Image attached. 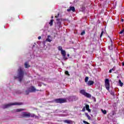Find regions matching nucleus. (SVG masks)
Segmentation results:
<instances>
[{"mask_svg":"<svg viewBox=\"0 0 124 124\" xmlns=\"http://www.w3.org/2000/svg\"><path fill=\"white\" fill-rule=\"evenodd\" d=\"M73 11V12H75V8L74 7H70L69 9H67V11L69 12L70 11Z\"/></svg>","mask_w":124,"mask_h":124,"instance_id":"obj_10","label":"nucleus"},{"mask_svg":"<svg viewBox=\"0 0 124 124\" xmlns=\"http://www.w3.org/2000/svg\"><path fill=\"white\" fill-rule=\"evenodd\" d=\"M94 84V82L93 80H89L87 83L88 86H93Z\"/></svg>","mask_w":124,"mask_h":124,"instance_id":"obj_12","label":"nucleus"},{"mask_svg":"<svg viewBox=\"0 0 124 124\" xmlns=\"http://www.w3.org/2000/svg\"><path fill=\"white\" fill-rule=\"evenodd\" d=\"M62 117H64V116H66L65 115H64V114H62Z\"/></svg>","mask_w":124,"mask_h":124,"instance_id":"obj_43","label":"nucleus"},{"mask_svg":"<svg viewBox=\"0 0 124 124\" xmlns=\"http://www.w3.org/2000/svg\"><path fill=\"white\" fill-rule=\"evenodd\" d=\"M119 84L120 87H123L124 86V83L122 82V81L120 79L119 80Z\"/></svg>","mask_w":124,"mask_h":124,"instance_id":"obj_20","label":"nucleus"},{"mask_svg":"<svg viewBox=\"0 0 124 124\" xmlns=\"http://www.w3.org/2000/svg\"><path fill=\"white\" fill-rule=\"evenodd\" d=\"M85 31H83L80 33V34H81V35H84V34H85Z\"/></svg>","mask_w":124,"mask_h":124,"instance_id":"obj_30","label":"nucleus"},{"mask_svg":"<svg viewBox=\"0 0 124 124\" xmlns=\"http://www.w3.org/2000/svg\"><path fill=\"white\" fill-rule=\"evenodd\" d=\"M67 57H69V56H70L69 54H67Z\"/></svg>","mask_w":124,"mask_h":124,"instance_id":"obj_42","label":"nucleus"},{"mask_svg":"<svg viewBox=\"0 0 124 124\" xmlns=\"http://www.w3.org/2000/svg\"><path fill=\"white\" fill-rule=\"evenodd\" d=\"M112 71H115L116 70V66L113 67V68L111 69Z\"/></svg>","mask_w":124,"mask_h":124,"instance_id":"obj_29","label":"nucleus"},{"mask_svg":"<svg viewBox=\"0 0 124 124\" xmlns=\"http://www.w3.org/2000/svg\"><path fill=\"white\" fill-rule=\"evenodd\" d=\"M61 54L63 57V60H64V61H67V60H68V58L66 57V51H65V50H62V51H61Z\"/></svg>","mask_w":124,"mask_h":124,"instance_id":"obj_7","label":"nucleus"},{"mask_svg":"<svg viewBox=\"0 0 124 124\" xmlns=\"http://www.w3.org/2000/svg\"><path fill=\"white\" fill-rule=\"evenodd\" d=\"M56 103H64L66 102V99L59 98L55 100Z\"/></svg>","mask_w":124,"mask_h":124,"instance_id":"obj_6","label":"nucleus"},{"mask_svg":"<svg viewBox=\"0 0 124 124\" xmlns=\"http://www.w3.org/2000/svg\"><path fill=\"white\" fill-rule=\"evenodd\" d=\"M24 65L26 68H28V67H30L31 66L29 65V62H26L24 64Z\"/></svg>","mask_w":124,"mask_h":124,"instance_id":"obj_16","label":"nucleus"},{"mask_svg":"<svg viewBox=\"0 0 124 124\" xmlns=\"http://www.w3.org/2000/svg\"><path fill=\"white\" fill-rule=\"evenodd\" d=\"M57 48H58V50L59 51H61V52L63 50L62 49V46H59Z\"/></svg>","mask_w":124,"mask_h":124,"instance_id":"obj_21","label":"nucleus"},{"mask_svg":"<svg viewBox=\"0 0 124 124\" xmlns=\"http://www.w3.org/2000/svg\"><path fill=\"white\" fill-rule=\"evenodd\" d=\"M31 117L35 118V119H39V117H38V116H36V115H34V114H31Z\"/></svg>","mask_w":124,"mask_h":124,"instance_id":"obj_19","label":"nucleus"},{"mask_svg":"<svg viewBox=\"0 0 124 124\" xmlns=\"http://www.w3.org/2000/svg\"><path fill=\"white\" fill-rule=\"evenodd\" d=\"M36 91L37 92H38V90H36L35 88H34L33 86H31V92L32 93H35Z\"/></svg>","mask_w":124,"mask_h":124,"instance_id":"obj_14","label":"nucleus"},{"mask_svg":"<svg viewBox=\"0 0 124 124\" xmlns=\"http://www.w3.org/2000/svg\"><path fill=\"white\" fill-rule=\"evenodd\" d=\"M50 38H51V36L48 35L47 38L46 40V41L47 42H51L52 41V39H50Z\"/></svg>","mask_w":124,"mask_h":124,"instance_id":"obj_13","label":"nucleus"},{"mask_svg":"<svg viewBox=\"0 0 124 124\" xmlns=\"http://www.w3.org/2000/svg\"><path fill=\"white\" fill-rule=\"evenodd\" d=\"M56 21H57V25L59 27V29L62 28V19L57 18Z\"/></svg>","mask_w":124,"mask_h":124,"instance_id":"obj_8","label":"nucleus"},{"mask_svg":"<svg viewBox=\"0 0 124 124\" xmlns=\"http://www.w3.org/2000/svg\"><path fill=\"white\" fill-rule=\"evenodd\" d=\"M59 16H60L59 13L58 14V16H55V18H58V17H59Z\"/></svg>","mask_w":124,"mask_h":124,"instance_id":"obj_36","label":"nucleus"},{"mask_svg":"<svg viewBox=\"0 0 124 124\" xmlns=\"http://www.w3.org/2000/svg\"><path fill=\"white\" fill-rule=\"evenodd\" d=\"M53 22H54V20L53 19L50 20V21L49 23V24L50 25V27L53 26Z\"/></svg>","mask_w":124,"mask_h":124,"instance_id":"obj_24","label":"nucleus"},{"mask_svg":"<svg viewBox=\"0 0 124 124\" xmlns=\"http://www.w3.org/2000/svg\"><path fill=\"white\" fill-rule=\"evenodd\" d=\"M63 122L65 124H73V123H74V122L70 120H63Z\"/></svg>","mask_w":124,"mask_h":124,"instance_id":"obj_9","label":"nucleus"},{"mask_svg":"<svg viewBox=\"0 0 124 124\" xmlns=\"http://www.w3.org/2000/svg\"><path fill=\"white\" fill-rule=\"evenodd\" d=\"M124 29H123L120 32H119V34H122L124 33Z\"/></svg>","mask_w":124,"mask_h":124,"instance_id":"obj_28","label":"nucleus"},{"mask_svg":"<svg viewBox=\"0 0 124 124\" xmlns=\"http://www.w3.org/2000/svg\"><path fill=\"white\" fill-rule=\"evenodd\" d=\"M67 100H68V101L71 102L73 101L72 100V96H69L67 98H66Z\"/></svg>","mask_w":124,"mask_h":124,"instance_id":"obj_18","label":"nucleus"},{"mask_svg":"<svg viewBox=\"0 0 124 124\" xmlns=\"http://www.w3.org/2000/svg\"><path fill=\"white\" fill-rule=\"evenodd\" d=\"M38 39H39V40L41 39V36H39V37H38Z\"/></svg>","mask_w":124,"mask_h":124,"instance_id":"obj_40","label":"nucleus"},{"mask_svg":"<svg viewBox=\"0 0 124 124\" xmlns=\"http://www.w3.org/2000/svg\"><path fill=\"white\" fill-rule=\"evenodd\" d=\"M85 108H86V110H87L88 109L90 108V106H89V105H86Z\"/></svg>","mask_w":124,"mask_h":124,"instance_id":"obj_27","label":"nucleus"},{"mask_svg":"<svg viewBox=\"0 0 124 124\" xmlns=\"http://www.w3.org/2000/svg\"><path fill=\"white\" fill-rule=\"evenodd\" d=\"M13 105H17V106L23 105V104L22 103H19L17 102H14V103H11L8 104L4 105L2 106V108L3 109H5L6 108H9V107H11V106H12Z\"/></svg>","mask_w":124,"mask_h":124,"instance_id":"obj_2","label":"nucleus"},{"mask_svg":"<svg viewBox=\"0 0 124 124\" xmlns=\"http://www.w3.org/2000/svg\"><path fill=\"white\" fill-rule=\"evenodd\" d=\"M83 123L85 124H90V123H88L87 122L85 121H83Z\"/></svg>","mask_w":124,"mask_h":124,"instance_id":"obj_31","label":"nucleus"},{"mask_svg":"<svg viewBox=\"0 0 124 124\" xmlns=\"http://www.w3.org/2000/svg\"><path fill=\"white\" fill-rule=\"evenodd\" d=\"M80 93L81 94H82V95H84L86 97H87V98H91L92 97V95L89 93H87L86 92V91L85 90L82 89L79 91Z\"/></svg>","mask_w":124,"mask_h":124,"instance_id":"obj_3","label":"nucleus"},{"mask_svg":"<svg viewBox=\"0 0 124 124\" xmlns=\"http://www.w3.org/2000/svg\"><path fill=\"white\" fill-rule=\"evenodd\" d=\"M41 86H42V84L41 83H38L39 87H41Z\"/></svg>","mask_w":124,"mask_h":124,"instance_id":"obj_35","label":"nucleus"},{"mask_svg":"<svg viewBox=\"0 0 124 124\" xmlns=\"http://www.w3.org/2000/svg\"><path fill=\"white\" fill-rule=\"evenodd\" d=\"M72 98L73 101H75V100H77L78 99V98L76 97V96H72Z\"/></svg>","mask_w":124,"mask_h":124,"instance_id":"obj_17","label":"nucleus"},{"mask_svg":"<svg viewBox=\"0 0 124 124\" xmlns=\"http://www.w3.org/2000/svg\"><path fill=\"white\" fill-rule=\"evenodd\" d=\"M122 22H124V19H122Z\"/></svg>","mask_w":124,"mask_h":124,"instance_id":"obj_45","label":"nucleus"},{"mask_svg":"<svg viewBox=\"0 0 124 124\" xmlns=\"http://www.w3.org/2000/svg\"><path fill=\"white\" fill-rule=\"evenodd\" d=\"M59 112H60L61 113H65V111L63 110H60Z\"/></svg>","mask_w":124,"mask_h":124,"instance_id":"obj_34","label":"nucleus"},{"mask_svg":"<svg viewBox=\"0 0 124 124\" xmlns=\"http://www.w3.org/2000/svg\"><path fill=\"white\" fill-rule=\"evenodd\" d=\"M88 81H89V77H86L85 78V82L87 83V82H88Z\"/></svg>","mask_w":124,"mask_h":124,"instance_id":"obj_25","label":"nucleus"},{"mask_svg":"<svg viewBox=\"0 0 124 124\" xmlns=\"http://www.w3.org/2000/svg\"><path fill=\"white\" fill-rule=\"evenodd\" d=\"M105 87L108 91L110 90V83L109 82V79L108 78L105 79Z\"/></svg>","mask_w":124,"mask_h":124,"instance_id":"obj_4","label":"nucleus"},{"mask_svg":"<svg viewBox=\"0 0 124 124\" xmlns=\"http://www.w3.org/2000/svg\"><path fill=\"white\" fill-rule=\"evenodd\" d=\"M53 18H54V16H52L51 18L53 19Z\"/></svg>","mask_w":124,"mask_h":124,"instance_id":"obj_44","label":"nucleus"},{"mask_svg":"<svg viewBox=\"0 0 124 124\" xmlns=\"http://www.w3.org/2000/svg\"><path fill=\"white\" fill-rule=\"evenodd\" d=\"M87 111H88V112H89V113H91V109H88V110H87Z\"/></svg>","mask_w":124,"mask_h":124,"instance_id":"obj_39","label":"nucleus"},{"mask_svg":"<svg viewBox=\"0 0 124 124\" xmlns=\"http://www.w3.org/2000/svg\"><path fill=\"white\" fill-rule=\"evenodd\" d=\"M103 33H104V31H103V30H102V32L101 33V34L100 35V38H101L102 37V35H103Z\"/></svg>","mask_w":124,"mask_h":124,"instance_id":"obj_26","label":"nucleus"},{"mask_svg":"<svg viewBox=\"0 0 124 124\" xmlns=\"http://www.w3.org/2000/svg\"><path fill=\"white\" fill-rule=\"evenodd\" d=\"M111 60H112V62H115V60L114 59V58H111Z\"/></svg>","mask_w":124,"mask_h":124,"instance_id":"obj_37","label":"nucleus"},{"mask_svg":"<svg viewBox=\"0 0 124 124\" xmlns=\"http://www.w3.org/2000/svg\"><path fill=\"white\" fill-rule=\"evenodd\" d=\"M122 65H123V66H124V62H122Z\"/></svg>","mask_w":124,"mask_h":124,"instance_id":"obj_41","label":"nucleus"},{"mask_svg":"<svg viewBox=\"0 0 124 124\" xmlns=\"http://www.w3.org/2000/svg\"><path fill=\"white\" fill-rule=\"evenodd\" d=\"M65 74L66 75H69V74L68 71H66L65 72Z\"/></svg>","mask_w":124,"mask_h":124,"instance_id":"obj_32","label":"nucleus"},{"mask_svg":"<svg viewBox=\"0 0 124 124\" xmlns=\"http://www.w3.org/2000/svg\"><path fill=\"white\" fill-rule=\"evenodd\" d=\"M82 111V112H85L86 111V108H85V107H83Z\"/></svg>","mask_w":124,"mask_h":124,"instance_id":"obj_33","label":"nucleus"},{"mask_svg":"<svg viewBox=\"0 0 124 124\" xmlns=\"http://www.w3.org/2000/svg\"><path fill=\"white\" fill-rule=\"evenodd\" d=\"M101 112H102L103 114H104V115H106V114H107V111H106V110H103V109H101Z\"/></svg>","mask_w":124,"mask_h":124,"instance_id":"obj_22","label":"nucleus"},{"mask_svg":"<svg viewBox=\"0 0 124 124\" xmlns=\"http://www.w3.org/2000/svg\"><path fill=\"white\" fill-rule=\"evenodd\" d=\"M15 79H18V81L20 82L24 78V71L22 68H19L18 69L17 75L14 77Z\"/></svg>","mask_w":124,"mask_h":124,"instance_id":"obj_1","label":"nucleus"},{"mask_svg":"<svg viewBox=\"0 0 124 124\" xmlns=\"http://www.w3.org/2000/svg\"><path fill=\"white\" fill-rule=\"evenodd\" d=\"M85 115L88 118V120H91V116L89 115V114H88V113L86 112Z\"/></svg>","mask_w":124,"mask_h":124,"instance_id":"obj_23","label":"nucleus"},{"mask_svg":"<svg viewBox=\"0 0 124 124\" xmlns=\"http://www.w3.org/2000/svg\"><path fill=\"white\" fill-rule=\"evenodd\" d=\"M15 112H22V111H26V109L25 108H16L14 109Z\"/></svg>","mask_w":124,"mask_h":124,"instance_id":"obj_11","label":"nucleus"},{"mask_svg":"<svg viewBox=\"0 0 124 124\" xmlns=\"http://www.w3.org/2000/svg\"><path fill=\"white\" fill-rule=\"evenodd\" d=\"M31 92V87H30L28 90L26 91V94H29V93Z\"/></svg>","mask_w":124,"mask_h":124,"instance_id":"obj_15","label":"nucleus"},{"mask_svg":"<svg viewBox=\"0 0 124 124\" xmlns=\"http://www.w3.org/2000/svg\"><path fill=\"white\" fill-rule=\"evenodd\" d=\"M31 117V113L27 112H24L21 113L19 118H29Z\"/></svg>","mask_w":124,"mask_h":124,"instance_id":"obj_5","label":"nucleus"},{"mask_svg":"<svg viewBox=\"0 0 124 124\" xmlns=\"http://www.w3.org/2000/svg\"><path fill=\"white\" fill-rule=\"evenodd\" d=\"M109 73H112V70L111 69L109 70Z\"/></svg>","mask_w":124,"mask_h":124,"instance_id":"obj_38","label":"nucleus"}]
</instances>
